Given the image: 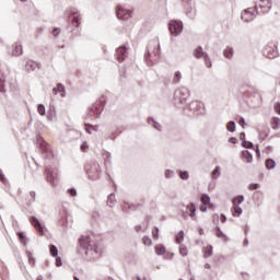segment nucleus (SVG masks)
Here are the masks:
<instances>
[{
  "mask_svg": "<svg viewBox=\"0 0 280 280\" xmlns=\"http://www.w3.org/2000/svg\"><path fill=\"white\" fill-rule=\"evenodd\" d=\"M78 253L83 256L84 259L92 261V259H100L104 249L102 245L95 243L91 236H81L79 238Z\"/></svg>",
  "mask_w": 280,
  "mask_h": 280,
  "instance_id": "1",
  "label": "nucleus"
},
{
  "mask_svg": "<svg viewBox=\"0 0 280 280\" xmlns=\"http://www.w3.org/2000/svg\"><path fill=\"white\" fill-rule=\"evenodd\" d=\"M160 54L161 45L159 44V39L151 40L147 47V54L144 55V60L148 67H152V65L159 60Z\"/></svg>",
  "mask_w": 280,
  "mask_h": 280,
  "instance_id": "2",
  "label": "nucleus"
},
{
  "mask_svg": "<svg viewBox=\"0 0 280 280\" xmlns=\"http://www.w3.org/2000/svg\"><path fill=\"white\" fill-rule=\"evenodd\" d=\"M189 89L180 86L174 92V104L177 108L185 110L187 108V98L189 97Z\"/></svg>",
  "mask_w": 280,
  "mask_h": 280,
  "instance_id": "3",
  "label": "nucleus"
},
{
  "mask_svg": "<svg viewBox=\"0 0 280 280\" xmlns=\"http://www.w3.org/2000/svg\"><path fill=\"white\" fill-rule=\"evenodd\" d=\"M104 96L96 101L88 110V119H100L102 117V112L104 110Z\"/></svg>",
  "mask_w": 280,
  "mask_h": 280,
  "instance_id": "4",
  "label": "nucleus"
},
{
  "mask_svg": "<svg viewBox=\"0 0 280 280\" xmlns=\"http://www.w3.org/2000/svg\"><path fill=\"white\" fill-rule=\"evenodd\" d=\"M241 93H243L244 97L261 102V92L254 86H243Z\"/></svg>",
  "mask_w": 280,
  "mask_h": 280,
  "instance_id": "5",
  "label": "nucleus"
},
{
  "mask_svg": "<svg viewBox=\"0 0 280 280\" xmlns=\"http://www.w3.org/2000/svg\"><path fill=\"white\" fill-rule=\"evenodd\" d=\"M257 14H259V11L257 10V4H255L254 8L245 9L241 13V19L245 23H250V21H255V16H257Z\"/></svg>",
  "mask_w": 280,
  "mask_h": 280,
  "instance_id": "6",
  "label": "nucleus"
},
{
  "mask_svg": "<svg viewBox=\"0 0 280 280\" xmlns=\"http://www.w3.org/2000/svg\"><path fill=\"white\" fill-rule=\"evenodd\" d=\"M84 170L88 176H98L102 173V167L95 161H90L85 164Z\"/></svg>",
  "mask_w": 280,
  "mask_h": 280,
  "instance_id": "7",
  "label": "nucleus"
},
{
  "mask_svg": "<svg viewBox=\"0 0 280 280\" xmlns=\"http://www.w3.org/2000/svg\"><path fill=\"white\" fill-rule=\"evenodd\" d=\"M71 16L72 26L75 27L74 30H72V33L74 34V36H80V25L82 23V16L80 15V13H78L75 9L71 10Z\"/></svg>",
  "mask_w": 280,
  "mask_h": 280,
  "instance_id": "8",
  "label": "nucleus"
},
{
  "mask_svg": "<svg viewBox=\"0 0 280 280\" xmlns=\"http://www.w3.org/2000/svg\"><path fill=\"white\" fill-rule=\"evenodd\" d=\"M186 108H188L192 115H205V103L202 102L192 101L186 105Z\"/></svg>",
  "mask_w": 280,
  "mask_h": 280,
  "instance_id": "9",
  "label": "nucleus"
},
{
  "mask_svg": "<svg viewBox=\"0 0 280 280\" xmlns=\"http://www.w3.org/2000/svg\"><path fill=\"white\" fill-rule=\"evenodd\" d=\"M37 144L39 145L43 154H46V159H54V150H51V145L42 137L37 138Z\"/></svg>",
  "mask_w": 280,
  "mask_h": 280,
  "instance_id": "10",
  "label": "nucleus"
},
{
  "mask_svg": "<svg viewBox=\"0 0 280 280\" xmlns=\"http://www.w3.org/2000/svg\"><path fill=\"white\" fill-rule=\"evenodd\" d=\"M183 22L178 20H171L168 23V30L172 36H180L183 34Z\"/></svg>",
  "mask_w": 280,
  "mask_h": 280,
  "instance_id": "11",
  "label": "nucleus"
},
{
  "mask_svg": "<svg viewBox=\"0 0 280 280\" xmlns=\"http://www.w3.org/2000/svg\"><path fill=\"white\" fill-rule=\"evenodd\" d=\"M182 218L184 220H187L188 218H191L194 221L198 220V217H196V203L186 206V211L182 212Z\"/></svg>",
  "mask_w": 280,
  "mask_h": 280,
  "instance_id": "12",
  "label": "nucleus"
},
{
  "mask_svg": "<svg viewBox=\"0 0 280 280\" xmlns=\"http://www.w3.org/2000/svg\"><path fill=\"white\" fill-rule=\"evenodd\" d=\"M191 1L192 0H182V4L186 10V16H188V19H196V9Z\"/></svg>",
  "mask_w": 280,
  "mask_h": 280,
  "instance_id": "13",
  "label": "nucleus"
},
{
  "mask_svg": "<svg viewBox=\"0 0 280 280\" xmlns=\"http://www.w3.org/2000/svg\"><path fill=\"white\" fill-rule=\"evenodd\" d=\"M116 16L120 21H128V19H130V16H132V11L127 10L121 5H117L116 7Z\"/></svg>",
  "mask_w": 280,
  "mask_h": 280,
  "instance_id": "14",
  "label": "nucleus"
},
{
  "mask_svg": "<svg viewBox=\"0 0 280 280\" xmlns=\"http://www.w3.org/2000/svg\"><path fill=\"white\" fill-rule=\"evenodd\" d=\"M264 56L269 58V60H272L273 58H277L279 56V50H277V46H275L273 44H268L265 47Z\"/></svg>",
  "mask_w": 280,
  "mask_h": 280,
  "instance_id": "15",
  "label": "nucleus"
},
{
  "mask_svg": "<svg viewBox=\"0 0 280 280\" xmlns=\"http://www.w3.org/2000/svg\"><path fill=\"white\" fill-rule=\"evenodd\" d=\"M46 173V180L52 185V187H56L58 185V173L51 171L50 168L45 170Z\"/></svg>",
  "mask_w": 280,
  "mask_h": 280,
  "instance_id": "16",
  "label": "nucleus"
},
{
  "mask_svg": "<svg viewBox=\"0 0 280 280\" xmlns=\"http://www.w3.org/2000/svg\"><path fill=\"white\" fill-rule=\"evenodd\" d=\"M258 5L260 8L261 14H268V12H270V10L272 8V1H270V0H260Z\"/></svg>",
  "mask_w": 280,
  "mask_h": 280,
  "instance_id": "17",
  "label": "nucleus"
},
{
  "mask_svg": "<svg viewBox=\"0 0 280 280\" xmlns=\"http://www.w3.org/2000/svg\"><path fill=\"white\" fill-rule=\"evenodd\" d=\"M128 56V48L126 46H121L116 50V58L118 62H124Z\"/></svg>",
  "mask_w": 280,
  "mask_h": 280,
  "instance_id": "18",
  "label": "nucleus"
},
{
  "mask_svg": "<svg viewBox=\"0 0 280 280\" xmlns=\"http://www.w3.org/2000/svg\"><path fill=\"white\" fill-rule=\"evenodd\" d=\"M30 222H31L32 226H34V229H36V231L39 233V235H45V228H43V225L40 224V221H38L36 219V217H32L30 219Z\"/></svg>",
  "mask_w": 280,
  "mask_h": 280,
  "instance_id": "19",
  "label": "nucleus"
},
{
  "mask_svg": "<svg viewBox=\"0 0 280 280\" xmlns=\"http://www.w3.org/2000/svg\"><path fill=\"white\" fill-rule=\"evenodd\" d=\"M147 121L149 126H152L154 128V130H158L159 132L163 131V126H161V122L156 121V119H154L153 117H149Z\"/></svg>",
  "mask_w": 280,
  "mask_h": 280,
  "instance_id": "20",
  "label": "nucleus"
},
{
  "mask_svg": "<svg viewBox=\"0 0 280 280\" xmlns=\"http://www.w3.org/2000/svg\"><path fill=\"white\" fill-rule=\"evenodd\" d=\"M209 54L202 49V46H198L194 50V56L197 58V60H200V58H206Z\"/></svg>",
  "mask_w": 280,
  "mask_h": 280,
  "instance_id": "21",
  "label": "nucleus"
},
{
  "mask_svg": "<svg viewBox=\"0 0 280 280\" xmlns=\"http://www.w3.org/2000/svg\"><path fill=\"white\" fill-rule=\"evenodd\" d=\"M231 211L233 218H240V215H242V213L244 212V210H242V207L240 206H232Z\"/></svg>",
  "mask_w": 280,
  "mask_h": 280,
  "instance_id": "22",
  "label": "nucleus"
},
{
  "mask_svg": "<svg viewBox=\"0 0 280 280\" xmlns=\"http://www.w3.org/2000/svg\"><path fill=\"white\" fill-rule=\"evenodd\" d=\"M52 93L54 95H58L59 93L61 97H65V86H62L60 83L57 84V86L52 89Z\"/></svg>",
  "mask_w": 280,
  "mask_h": 280,
  "instance_id": "23",
  "label": "nucleus"
},
{
  "mask_svg": "<svg viewBox=\"0 0 280 280\" xmlns=\"http://www.w3.org/2000/svg\"><path fill=\"white\" fill-rule=\"evenodd\" d=\"M242 159L246 161V163L253 162V153L248 150L242 151Z\"/></svg>",
  "mask_w": 280,
  "mask_h": 280,
  "instance_id": "24",
  "label": "nucleus"
},
{
  "mask_svg": "<svg viewBox=\"0 0 280 280\" xmlns=\"http://www.w3.org/2000/svg\"><path fill=\"white\" fill-rule=\"evenodd\" d=\"M242 202H244V196L243 195H238L236 197L233 198L232 200V207H240V205H242Z\"/></svg>",
  "mask_w": 280,
  "mask_h": 280,
  "instance_id": "25",
  "label": "nucleus"
},
{
  "mask_svg": "<svg viewBox=\"0 0 280 280\" xmlns=\"http://www.w3.org/2000/svg\"><path fill=\"white\" fill-rule=\"evenodd\" d=\"M212 256H213V246L212 245H208L203 249V257L207 259V258L212 257Z\"/></svg>",
  "mask_w": 280,
  "mask_h": 280,
  "instance_id": "26",
  "label": "nucleus"
},
{
  "mask_svg": "<svg viewBox=\"0 0 280 280\" xmlns=\"http://www.w3.org/2000/svg\"><path fill=\"white\" fill-rule=\"evenodd\" d=\"M85 130L88 132V135H91V130H93L94 132H97L100 130V125H91V124H85Z\"/></svg>",
  "mask_w": 280,
  "mask_h": 280,
  "instance_id": "27",
  "label": "nucleus"
},
{
  "mask_svg": "<svg viewBox=\"0 0 280 280\" xmlns=\"http://www.w3.org/2000/svg\"><path fill=\"white\" fill-rule=\"evenodd\" d=\"M233 54H234L233 47H228L223 51L224 58H228L229 60H231V58H233Z\"/></svg>",
  "mask_w": 280,
  "mask_h": 280,
  "instance_id": "28",
  "label": "nucleus"
},
{
  "mask_svg": "<svg viewBox=\"0 0 280 280\" xmlns=\"http://www.w3.org/2000/svg\"><path fill=\"white\" fill-rule=\"evenodd\" d=\"M180 80H183V73L176 71L173 77V84H180Z\"/></svg>",
  "mask_w": 280,
  "mask_h": 280,
  "instance_id": "29",
  "label": "nucleus"
},
{
  "mask_svg": "<svg viewBox=\"0 0 280 280\" xmlns=\"http://www.w3.org/2000/svg\"><path fill=\"white\" fill-rule=\"evenodd\" d=\"M23 54V46L19 43L14 45L13 56H21Z\"/></svg>",
  "mask_w": 280,
  "mask_h": 280,
  "instance_id": "30",
  "label": "nucleus"
},
{
  "mask_svg": "<svg viewBox=\"0 0 280 280\" xmlns=\"http://www.w3.org/2000/svg\"><path fill=\"white\" fill-rule=\"evenodd\" d=\"M222 176V173H220V166H215V168L212 171L211 178L212 180H218Z\"/></svg>",
  "mask_w": 280,
  "mask_h": 280,
  "instance_id": "31",
  "label": "nucleus"
},
{
  "mask_svg": "<svg viewBox=\"0 0 280 280\" xmlns=\"http://www.w3.org/2000/svg\"><path fill=\"white\" fill-rule=\"evenodd\" d=\"M155 253H156V255H165V253H166V248H165V245H163V244H159V245H156L155 246Z\"/></svg>",
  "mask_w": 280,
  "mask_h": 280,
  "instance_id": "32",
  "label": "nucleus"
},
{
  "mask_svg": "<svg viewBox=\"0 0 280 280\" xmlns=\"http://www.w3.org/2000/svg\"><path fill=\"white\" fill-rule=\"evenodd\" d=\"M117 202V199H115V194H110L108 197H107V207H115V203Z\"/></svg>",
  "mask_w": 280,
  "mask_h": 280,
  "instance_id": "33",
  "label": "nucleus"
},
{
  "mask_svg": "<svg viewBox=\"0 0 280 280\" xmlns=\"http://www.w3.org/2000/svg\"><path fill=\"white\" fill-rule=\"evenodd\" d=\"M271 128L273 130H279L280 129V118L279 117H273L272 118Z\"/></svg>",
  "mask_w": 280,
  "mask_h": 280,
  "instance_id": "34",
  "label": "nucleus"
},
{
  "mask_svg": "<svg viewBox=\"0 0 280 280\" xmlns=\"http://www.w3.org/2000/svg\"><path fill=\"white\" fill-rule=\"evenodd\" d=\"M266 167H267V170H275V167H277V162H275V160H272V159H267Z\"/></svg>",
  "mask_w": 280,
  "mask_h": 280,
  "instance_id": "35",
  "label": "nucleus"
},
{
  "mask_svg": "<svg viewBox=\"0 0 280 280\" xmlns=\"http://www.w3.org/2000/svg\"><path fill=\"white\" fill-rule=\"evenodd\" d=\"M200 200H201L202 205L205 207H207V205H210V202H211V197H209V195H207V194H202Z\"/></svg>",
  "mask_w": 280,
  "mask_h": 280,
  "instance_id": "36",
  "label": "nucleus"
},
{
  "mask_svg": "<svg viewBox=\"0 0 280 280\" xmlns=\"http://www.w3.org/2000/svg\"><path fill=\"white\" fill-rule=\"evenodd\" d=\"M177 174L182 180H189V172L187 171H177Z\"/></svg>",
  "mask_w": 280,
  "mask_h": 280,
  "instance_id": "37",
  "label": "nucleus"
},
{
  "mask_svg": "<svg viewBox=\"0 0 280 280\" xmlns=\"http://www.w3.org/2000/svg\"><path fill=\"white\" fill-rule=\"evenodd\" d=\"M184 240H185V232L179 231L175 237L176 244H183Z\"/></svg>",
  "mask_w": 280,
  "mask_h": 280,
  "instance_id": "38",
  "label": "nucleus"
},
{
  "mask_svg": "<svg viewBox=\"0 0 280 280\" xmlns=\"http://www.w3.org/2000/svg\"><path fill=\"white\" fill-rule=\"evenodd\" d=\"M18 237H19L21 244H23V246H27V237L25 236L24 233L19 232Z\"/></svg>",
  "mask_w": 280,
  "mask_h": 280,
  "instance_id": "39",
  "label": "nucleus"
},
{
  "mask_svg": "<svg viewBox=\"0 0 280 280\" xmlns=\"http://www.w3.org/2000/svg\"><path fill=\"white\" fill-rule=\"evenodd\" d=\"M115 141L117 139V131H112L110 133L105 135V140L108 141Z\"/></svg>",
  "mask_w": 280,
  "mask_h": 280,
  "instance_id": "40",
  "label": "nucleus"
},
{
  "mask_svg": "<svg viewBox=\"0 0 280 280\" xmlns=\"http://www.w3.org/2000/svg\"><path fill=\"white\" fill-rule=\"evenodd\" d=\"M49 253H50L51 257H58V247H56V245H50Z\"/></svg>",
  "mask_w": 280,
  "mask_h": 280,
  "instance_id": "41",
  "label": "nucleus"
},
{
  "mask_svg": "<svg viewBox=\"0 0 280 280\" xmlns=\"http://www.w3.org/2000/svg\"><path fill=\"white\" fill-rule=\"evenodd\" d=\"M128 210L137 211V207L135 205H128L125 202V205L122 206V211L128 212Z\"/></svg>",
  "mask_w": 280,
  "mask_h": 280,
  "instance_id": "42",
  "label": "nucleus"
},
{
  "mask_svg": "<svg viewBox=\"0 0 280 280\" xmlns=\"http://www.w3.org/2000/svg\"><path fill=\"white\" fill-rule=\"evenodd\" d=\"M226 130L229 132H235V121L231 120L226 124Z\"/></svg>",
  "mask_w": 280,
  "mask_h": 280,
  "instance_id": "43",
  "label": "nucleus"
},
{
  "mask_svg": "<svg viewBox=\"0 0 280 280\" xmlns=\"http://www.w3.org/2000/svg\"><path fill=\"white\" fill-rule=\"evenodd\" d=\"M37 113H38L39 115H42V117H45V115H47V112H46V109H45V105L39 104V105L37 106Z\"/></svg>",
  "mask_w": 280,
  "mask_h": 280,
  "instance_id": "44",
  "label": "nucleus"
},
{
  "mask_svg": "<svg viewBox=\"0 0 280 280\" xmlns=\"http://www.w3.org/2000/svg\"><path fill=\"white\" fill-rule=\"evenodd\" d=\"M242 147H243V148H246L247 150H250V149L254 148V144H253V142H250V141L243 140V141H242Z\"/></svg>",
  "mask_w": 280,
  "mask_h": 280,
  "instance_id": "45",
  "label": "nucleus"
},
{
  "mask_svg": "<svg viewBox=\"0 0 280 280\" xmlns=\"http://www.w3.org/2000/svg\"><path fill=\"white\" fill-rule=\"evenodd\" d=\"M214 233H215L217 237H220V238L226 237V235L222 233V229H220V226L215 228Z\"/></svg>",
  "mask_w": 280,
  "mask_h": 280,
  "instance_id": "46",
  "label": "nucleus"
},
{
  "mask_svg": "<svg viewBox=\"0 0 280 280\" xmlns=\"http://www.w3.org/2000/svg\"><path fill=\"white\" fill-rule=\"evenodd\" d=\"M142 243L144 246H152V238L150 236H143Z\"/></svg>",
  "mask_w": 280,
  "mask_h": 280,
  "instance_id": "47",
  "label": "nucleus"
},
{
  "mask_svg": "<svg viewBox=\"0 0 280 280\" xmlns=\"http://www.w3.org/2000/svg\"><path fill=\"white\" fill-rule=\"evenodd\" d=\"M205 65L208 69H211L212 63H211V57L209 55H206V58H203Z\"/></svg>",
  "mask_w": 280,
  "mask_h": 280,
  "instance_id": "48",
  "label": "nucleus"
},
{
  "mask_svg": "<svg viewBox=\"0 0 280 280\" xmlns=\"http://www.w3.org/2000/svg\"><path fill=\"white\" fill-rule=\"evenodd\" d=\"M187 248L185 247V245H180L179 247V254L183 256V257H187Z\"/></svg>",
  "mask_w": 280,
  "mask_h": 280,
  "instance_id": "49",
  "label": "nucleus"
},
{
  "mask_svg": "<svg viewBox=\"0 0 280 280\" xmlns=\"http://www.w3.org/2000/svg\"><path fill=\"white\" fill-rule=\"evenodd\" d=\"M165 178H173L174 177V171L166 170L164 173Z\"/></svg>",
  "mask_w": 280,
  "mask_h": 280,
  "instance_id": "50",
  "label": "nucleus"
},
{
  "mask_svg": "<svg viewBox=\"0 0 280 280\" xmlns=\"http://www.w3.org/2000/svg\"><path fill=\"white\" fill-rule=\"evenodd\" d=\"M152 236L154 240H159V228H156V226L153 228Z\"/></svg>",
  "mask_w": 280,
  "mask_h": 280,
  "instance_id": "51",
  "label": "nucleus"
},
{
  "mask_svg": "<svg viewBox=\"0 0 280 280\" xmlns=\"http://www.w3.org/2000/svg\"><path fill=\"white\" fill-rule=\"evenodd\" d=\"M0 93H5V81L0 79Z\"/></svg>",
  "mask_w": 280,
  "mask_h": 280,
  "instance_id": "52",
  "label": "nucleus"
},
{
  "mask_svg": "<svg viewBox=\"0 0 280 280\" xmlns=\"http://www.w3.org/2000/svg\"><path fill=\"white\" fill-rule=\"evenodd\" d=\"M248 189H250V191H255V189H259V185L257 183H252L249 184Z\"/></svg>",
  "mask_w": 280,
  "mask_h": 280,
  "instance_id": "53",
  "label": "nucleus"
},
{
  "mask_svg": "<svg viewBox=\"0 0 280 280\" xmlns=\"http://www.w3.org/2000/svg\"><path fill=\"white\" fill-rule=\"evenodd\" d=\"M81 152H86L89 150V144L86 142H82L80 145Z\"/></svg>",
  "mask_w": 280,
  "mask_h": 280,
  "instance_id": "54",
  "label": "nucleus"
},
{
  "mask_svg": "<svg viewBox=\"0 0 280 280\" xmlns=\"http://www.w3.org/2000/svg\"><path fill=\"white\" fill-rule=\"evenodd\" d=\"M28 262L31 264V266H34V264H36V259H34V256H32L31 253H28Z\"/></svg>",
  "mask_w": 280,
  "mask_h": 280,
  "instance_id": "55",
  "label": "nucleus"
},
{
  "mask_svg": "<svg viewBox=\"0 0 280 280\" xmlns=\"http://www.w3.org/2000/svg\"><path fill=\"white\" fill-rule=\"evenodd\" d=\"M56 266L57 267H60V266H62V259L60 258V257H56Z\"/></svg>",
  "mask_w": 280,
  "mask_h": 280,
  "instance_id": "56",
  "label": "nucleus"
},
{
  "mask_svg": "<svg viewBox=\"0 0 280 280\" xmlns=\"http://www.w3.org/2000/svg\"><path fill=\"white\" fill-rule=\"evenodd\" d=\"M229 143H233V144L237 143V138L235 137L229 138Z\"/></svg>",
  "mask_w": 280,
  "mask_h": 280,
  "instance_id": "57",
  "label": "nucleus"
},
{
  "mask_svg": "<svg viewBox=\"0 0 280 280\" xmlns=\"http://www.w3.org/2000/svg\"><path fill=\"white\" fill-rule=\"evenodd\" d=\"M275 110H276V113H278V115H280V103H277L275 105Z\"/></svg>",
  "mask_w": 280,
  "mask_h": 280,
  "instance_id": "58",
  "label": "nucleus"
},
{
  "mask_svg": "<svg viewBox=\"0 0 280 280\" xmlns=\"http://www.w3.org/2000/svg\"><path fill=\"white\" fill-rule=\"evenodd\" d=\"M0 180L1 183H5V175H3L2 171H0Z\"/></svg>",
  "mask_w": 280,
  "mask_h": 280,
  "instance_id": "59",
  "label": "nucleus"
},
{
  "mask_svg": "<svg viewBox=\"0 0 280 280\" xmlns=\"http://www.w3.org/2000/svg\"><path fill=\"white\" fill-rule=\"evenodd\" d=\"M240 139H241V141H246V133L245 132H241L240 133Z\"/></svg>",
  "mask_w": 280,
  "mask_h": 280,
  "instance_id": "60",
  "label": "nucleus"
},
{
  "mask_svg": "<svg viewBox=\"0 0 280 280\" xmlns=\"http://www.w3.org/2000/svg\"><path fill=\"white\" fill-rule=\"evenodd\" d=\"M58 34H60V28H54L52 35L58 36Z\"/></svg>",
  "mask_w": 280,
  "mask_h": 280,
  "instance_id": "61",
  "label": "nucleus"
},
{
  "mask_svg": "<svg viewBox=\"0 0 280 280\" xmlns=\"http://www.w3.org/2000/svg\"><path fill=\"white\" fill-rule=\"evenodd\" d=\"M71 196L72 197L78 196V190H75V188H71Z\"/></svg>",
  "mask_w": 280,
  "mask_h": 280,
  "instance_id": "62",
  "label": "nucleus"
},
{
  "mask_svg": "<svg viewBox=\"0 0 280 280\" xmlns=\"http://www.w3.org/2000/svg\"><path fill=\"white\" fill-rule=\"evenodd\" d=\"M143 228L141 225H136L135 231L136 233H139Z\"/></svg>",
  "mask_w": 280,
  "mask_h": 280,
  "instance_id": "63",
  "label": "nucleus"
},
{
  "mask_svg": "<svg viewBox=\"0 0 280 280\" xmlns=\"http://www.w3.org/2000/svg\"><path fill=\"white\" fill-rule=\"evenodd\" d=\"M220 220H221V222H226V215L225 214H221L220 215Z\"/></svg>",
  "mask_w": 280,
  "mask_h": 280,
  "instance_id": "64",
  "label": "nucleus"
}]
</instances>
